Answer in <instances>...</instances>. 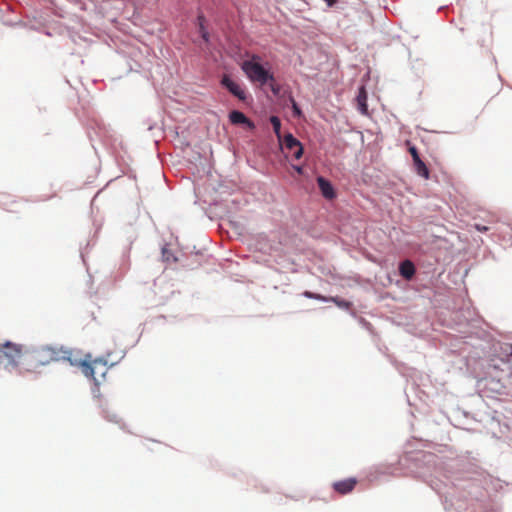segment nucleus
<instances>
[{
	"label": "nucleus",
	"mask_w": 512,
	"mask_h": 512,
	"mask_svg": "<svg viewBox=\"0 0 512 512\" xmlns=\"http://www.w3.org/2000/svg\"><path fill=\"white\" fill-rule=\"evenodd\" d=\"M60 361H68L74 366L78 365V359L74 357L73 351L63 349L62 347L46 346L26 354V363L29 367L27 369L28 371H34L41 366Z\"/></svg>",
	"instance_id": "nucleus-1"
},
{
	"label": "nucleus",
	"mask_w": 512,
	"mask_h": 512,
	"mask_svg": "<svg viewBox=\"0 0 512 512\" xmlns=\"http://www.w3.org/2000/svg\"><path fill=\"white\" fill-rule=\"evenodd\" d=\"M260 60V56L253 54L250 59L242 62L241 68L250 81L264 85L274 80V77L260 64Z\"/></svg>",
	"instance_id": "nucleus-2"
},
{
	"label": "nucleus",
	"mask_w": 512,
	"mask_h": 512,
	"mask_svg": "<svg viewBox=\"0 0 512 512\" xmlns=\"http://www.w3.org/2000/svg\"><path fill=\"white\" fill-rule=\"evenodd\" d=\"M81 368L82 373L92 378L95 382H98L99 378L104 379L108 371L107 361L103 358H96L92 361L78 360V365Z\"/></svg>",
	"instance_id": "nucleus-3"
},
{
	"label": "nucleus",
	"mask_w": 512,
	"mask_h": 512,
	"mask_svg": "<svg viewBox=\"0 0 512 512\" xmlns=\"http://www.w3.org/2000/svg\"><path fill=\"white\" fill-rule=\"evenodd\" d=\"M30 352L24 350V347L19 344L6 341L0 344V360H6L8 365L13 367L18 366L20 360L24 358L26 361V354Z\"/></svg>",
	"instance_id": "nucleus-4"
},
{
	"label": "nucleus",
	"mask_w": 512,
	"mask_h": 512,
	"mask_svg": "<svg viewBox=\"0 0 512 512\" xmlns=\"http://www.w3.org/2000/svg\"><path fill=\"white\" fill-rule=\"evenodd\" d=\"M282 145L288 153L296 160L300 159L303 155V146L292 134L285 135Z\"/></svg>",
	"instance_id": "nucleus-5"
},
{
	"label": "nucleus",
	"mask_w": 512,
	"mask_h": 512,
	"mask_svg": "<svg viewBox=\"0 0 512 512\" xmlns=\"http://www.w3.org/2000/svg\"><path fill=\"white\" fill-rule=\"evenodd\" d=\"M222 85L239 100H245L246 93L241 85L225 75L221 80Z\"/></svg>",
	"instance_id": "nucleus-6"
},
{
	"label": "nucleus",
	"mask_w": 512,
	"mask_h": 512,
	"mask_svg": "<svg viewBox=\"0 0 512 512\" xmlns=\"http://www.w3.org/2000/svg\"><path fill=\"white\" fill-rule=\"evenodd\" d=\"M357 481L355 478H348L345 480L337 481L333 483V488L339 494L345 495L350 493L356 486Z\"/></svg>",
	"instance_id": "nucleus-7"
},
{
	"label": "nucleus",
	"mask_w": 512,
	"mask_h": 512,
	"mask_svg": "<svg viewBox=\"0 0 512 512\" xmlns=\"http://www.w3.org/2000/svg\"><path fill=\"white\" fill-rule=\"evenodd\" d=\"M317 183H318V186H319V189H320L322 195L326 199H333V198H335V196H336L335 190H334L332 184L328 180H326L322 176H319L317 178Z\"/></svg>",
	"instance_id": "nucleus-8"
},
{
	"label": "nucleus",
	"mask_w": 512,
	"mask_h": 512,
	"mask_svg": "<svg viewBox=\"0 0 512 512\" xmlns=\"http://www.w3.org/2000/svg\"><path fill=\"white\" fill-rule=\"evenodd\" d=\"M229 119L232 124L239 125L245 124L249 128H254V124L246 117V115L240 111H232L229 114Z\"/></svg>",
	"instance_id": "nucleus-9"
},
{
	"label": "nucleus",
	"mask_w": 512,
	"mask_h": 512,
	"mask_svg": "<svg viewBox=\"0 0 512 512\" xmlns=\"http://www.w3.org/2000/svg\"><path fill=\"white\" fill-rule=\"evenodd\" d=\"M358 110L363 114H368V105H367V92L365 88L362 86L359 89L358 95L356 97Z\"/></svg>",
	"instance_id": "nucleus-10"
},
{
	"label": "nucleus",
	"mask_w": 512,
	"mask_h": 512,
	"mask_svg": "<svg viewBox=\"0 0 512 512\" xmlns=\"http://www.w3.org/2000/svg\"><path fill=\"white\" fill-rule=\"evenodd\" d=\"M399 272L405 279H411L415 274V266L409 261H403L399 266Z\"/></svg>",
	"instance_id": "nucleus-11"
},
{
	"label": "nucleus",
	"mask_w": 512,
	"mask_h": 512,
	"mask_svg": "<svg viewBox=\"0 0 512 512\" xmlns=\"http://www.w3.org/2000/svg\"><path fill=\"white\" fill-rule=\"evenodd\" d=\"M413 165H414L416 173L419 176L423 177L424 179H429L430 171H429L428 167L426 166V164L421 160V158L413 161Z\"/></svg>",
	"instance_id": "nucleus-12"
},
{
	"label": "nucleus",
	"mask_w": 512,
	"mask_h": 512,
	"mask_svg": "<svg viewBox=\"0 0 512 512\" xmlns=\"http://www.w3.org/2000/svg\"><path fill=\"white\" fill-rule=\"evenodd\" d=\"M328 299V301L335 303L340 308L349 309L351 307V303L349 301L340 299L338 297H328Z\"/></svg>",
	"instance_id": "nucleus-13"
},
{
	"label": "nucleus",
	"mask_w": 512,
	"mask_h": 512,
	"mask_svg": "<svg viewBox=\"0 0 512 512\" xmlns=\"http://www.w3.org/2000/svg\"><path fill=\"white\" fill-rule=\"evenodd\" d=\"M270 122H271V124H272V126H273V130H274V132L276 133V135H277L278 137H280V129H281V122H280V119H279L278 117H276V116H272V117L270 118Z\"/></svg>",
	"instance_id": "nucleus-14"
},
{
	"label": "nucleus",
	"mask_w": 512,
	"mask_h": 512,
	"mask_svg": "<svg viewBox=\"0 0 512 512\" xmlns=\"http://www.w3.org/2000/svg\"><path fill=\"white\" fill-rule=\"evenodd\" d=\"M303 295L307 298H310V299H316V300H320V301H325V302H328V297H325L321 294H316V293H313V292H310V291H305L303 293Z\"/></svg>",
	"instance_id": "nucleus-15"
},
{
	"label": "nucleus",
	"mask_w": 512,
	"mask_h": 512,
	"mask_svg": "<svg viewBox=\"0 0 512 512\" xmlns=\"http://www.w3.org/2000/svg\"><path fill=\"white\" fill-rule=\"evenodd\" d=\"M408 150H409V153L411 154L413 161L420 158L419 153L415 146H409Z\"/></svg>",
	"instance_id": "nucleus-16"
},
{
	"label": "nucleus",
	"mask_w": 512,
	"mask_h": 512,
	"mask_svg": "<svg viewBox=\"0 0 512 512\" xmlns=\"http://www.w3.org/2000/svg\"><path fill=\"white\" fill-rule=\"evenodd\" d=\"M293 112H294V115L295 116H300L301 115V110L300 108L298 107V105L296 104L295 101H293Z\"/></svg>",
	"instance_id": "nucleus-17"
},
{
	"label": "nucleus",
	"mask_w": 512,
	"mask_h": 512,
	"mask_svg": "<svg viewBox=\"0 0 512 512\" xmlns=\"http://www.w3.org/2000/svg\"><path fill=\"white\" fill-rule=\"evenodd\" d=\"M475 228L480 231V232H486L488 231V227L487 226H484V225H481V224H476L475 225Z\"/></svg>",
	"instance_id": "nucleus-18"
},
{
	"label": "nucleus",
	"mask_w": 512,
	"mask_h": 512,
	"mask_svg": "<svg viewBox=\"0 0 512 512\" xmlns=\"http://www.w3.org/2000/svg\"><path fill=\"white\" fill-rule=\"evenodd\" d=\"M504 351L507 353V355L512 357V345H506Z\"/></svg>",
	"instance_id": "nucleus-19"
},
{
	"label": "nucleus",
	"mask_w": 512,
	"mask_h": 512,
	"mask_svg": "<svg viewBox=\"0 0 512 512\" xmlns=\"http://www.w3.org/2000/svg\"><path fill=\"white\" fill-rule=\"evenodd\" d=\"M293 168L298 174H303V168L301 166H293Z\"/></svg>",
	"instance_id": "nucleus-20"
},
{
	"label": "nucleus",
	"mask_w": 512,
	"mask_h": 512,
	"mask_svg": "<svg viewBox=\"0 0 512 512\" xmlns=\"http://www.w3.org/2000/svg\"><path fill=\"white\" fill-rule=\"evenodd\" d=\"M324 1L328 4V6H332L337 2V0H324Z\"/></svg>",
	"instance_id": "nucleus-21"
}]
</instances>
